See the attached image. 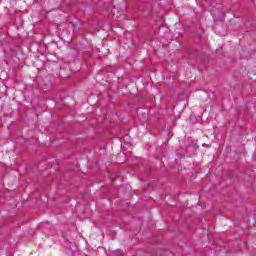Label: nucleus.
Instances as JSON below:
<instances>
[{
    "label": "nucleus",
    "mask_w": 256,
    "mask_h": 256,
    "mask_svg": "<svg viewBox=\"0 0 256 256\" xmlns=\"http://www.w3.org/2000/svg\"><path fill=\"white\" fill-rule=\"evenodd\" d=\"M114 255L115 256H123L124 254L121 251H116V252H114Z\"/></svg>",
    "instance_id": "1"
}]
</instances>
